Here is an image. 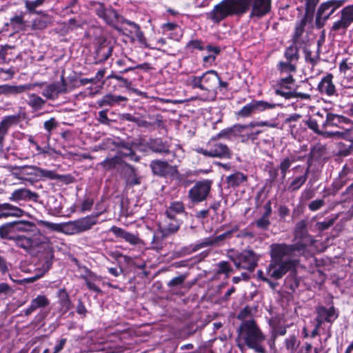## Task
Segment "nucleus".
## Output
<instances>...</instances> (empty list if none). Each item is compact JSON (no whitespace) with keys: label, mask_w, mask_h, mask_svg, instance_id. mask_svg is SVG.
Masks as SVG:
<instances>
[{"label":"nucleus","mask_w":353,"mask_h":353,"mask_svg":"<svg viewBox=\"0 0 353 353\" xmlns=\"http://www.w3.org/2000/svg\"><path fill=\"white\" fill-rule=\"evenodd\" d=\"M42 236L39 233H30L28 234H18L14 241L16 245L26 250L30 251L35 247H40L38 252V263L41 266L42 273L34 276L17 281L19 284L24 283H32L41 278L52 267L54 259V250L50 243L42 241Z\"/></svg>","instance_id":"nucleus-1"},{"label":"nucleus","mask_w":353,"mask_h":353,"mask_svg":"<svg viewBox=\"0 0 353 353\" xmlns=\"http://www.w3.org/2000/svg\"><path fill=\"white\" fill-rule=\"evenodd\" d=\"M287 248L279 243L270 245V261L266 268V274L270 278L280 279L287 272L295 270L299 265L298 256Z\"/></svg>","instance_id":"nucleus-2"},{"label":"nucleus","mask_w":353,"mask_h":353,"mask_svg":"<svg viewBox=\"0 0 353 353\" xmlns=\"http://www.w3.org/2000/svg\"><path fill=\"white\" fill-rule=\"evenodd\" d=\"M94 8L96 14L103 19L107 25L114 28L117 32L123 34V29L119 26L120 24L125 23L129 26H132L134 28L136 37L139 42L141 43H145V38L139 24L125 19L115 9L111 6L105 7L103 3L96 2L94 4Z\"/></svg>","instance_id":"nucleus-3"},{"label":"nucleus","mask_w":353,"mask_h":353,"mask_svg":"<svg viewBox=\"0 0 353 353\" xmlns=\"http://www.w3.org/2000/svg\"><path fill=\"white\" fill-rule=\"evenodd\" d=\"M239 339L251 349L258 353H265L263 345L265 336L254 320H247L241 323L238 329Z\"/></svg>","instance_id":"nucleus-4"},{"label":"nucleus","mask_w":353,"mask_h":353,"mask_svg":"<svg viewBox=\"0 0 353 353\" xmlns=\"http://www.w3.org/2000/svg\"><path fill=\"white\" fill-rule=\"evenodd\" d=\"M294 243L292 244L285 243L280 244L287 247L288 250H290V252L298 256L305 255L307 251V248L314 243L312 236L309 234L307 231V220H301L296 223L294 231Z\"/></svg>","instance_id":"nucleus-5"},{"label":"nucleus","mask_w":353,"mask_h":353,"mask_svg":"<svg viewBox=\"0 0 353 353\" xmlns=\"http://www.w3.org/2000/svg\"><path fill=\"white\" fill-rule=\"evenodd\" d=\"M241 15L250 10L249 18L260 19L269 14L272 0H239Z\"/></svg>","instance_id":"nucleus-6"},{"label":"nucleus","mask_w":353,"mask_h":353,"mask_svg":"<svg viewBox=\"0 0 353 353\" xmlns=\"http://www.w3.org/2000/svg\"><path fill=\"white\" fill-rule=\"evenodd\" d=\"M241 15L239 0H223L208 13V18L218 23L228 16Z\"/></svg>","instance_id":"nucleus-7"},{"label":"nucleus","mask_w":353,"mask_h":353,"mask_svg":"<svg viewBox=\"0 0 353 353\" xmlns=\"http://www.w3.org/2000/svg\"><path fill=\"white\" fill-rule=\"evenodd\" d=\"M237 269L252 272L257 266L260 256L252 250H243L229 256Z\"/></svg>","instance_id":"nucleus-8"},{"label":"nucleus","mask_w":353,"mask_h":353,"mask_svg":"<svg viewBox=\"0 0 353 353\" xmlns=\"http://www.w3.org/2000/svg\"><path fill=\"white\" fill-rule=\"evenodd\" d=\"M305 14L303 18L296 22L293 34V41L295 44H304L306 45L308 39L307 36L303 37L305 32V27L307 23H310L313 19V16L316 8L314 7L313 1H309L308 3L305 2Z\"/></svg>","instance_id":"nucleus-9"},{"label":"nucleus","mask_w":353,"mask_h":353,"mask_svg":"<svg viewBox=\"0 0 353 353\" xmlns=\"http://www.w3.org/2000/svg\"><path fill=\"white\" fill-rule=\"evenodd\" d=\"M97 222V216H87L62 223L61 230L65 234L74 235L90 230Z\"/></svg>","instance_id":"nucleus-10"},{"label":"nucleus","mask_w":353,"mask_h":353,"mask_svg":"<svg viewBox=\"0 0 353 353\" xmlns=\"http://www.w3.org/2000/svg\"><path fill=\"white\" fill-rule=\"evenodd\" d=\"M345 3L344 0H328L322 3L316 12V25L321 28L332 14Z\"/></svg>","instance_id":"nucleus-11"},{"label":"nucleus","mask_w":353,"mask_h":353,"mask_svg":"<svg viewBox=\"0 0 353 353\" xmlns=\"http://www.w3.org/2000/svg\"><path fill=\"white\" fill-rule=\"evenodd\" d=\"M212 181L208 179L199 181L188 191V198L192 203L205 201L209 196Z\"/></svg>","instance_id":"nucleus-12"},{"label":"nucleus","mask_w":353,"mask_h":353,"mask_svg":"<svg viewBox=\"0 0 353 353\" xmlns=\"http://www.w3.org/2000/svg\"><path fill=\"white\" fill-rule=\"evenodd\" d=\"M239 227L238 225H232L230 230L225 232L224 233H223L220 235H218L215 237L204 239L201 243H199L198 244H196L194 245H190L188 248H184V249H183L184 252L186 254H191L192 252L197 251L198 250H199L201 248L210 246L212 245L219 244V243H221L226 239H231V237L232 236V234L237 232L239 230Z\"/></svg>","instance_id":"nucleus-13"},{"label":"nucleus","mask_w":353,"mask_h":353,"mask_svg":"<svg viewBox=\"0 0 353 353\" xmlns=\"http://www.w3.org/2000/svg\"><path fill=\"white\" fill-rule=\"evenodd\" d=\"M276 106V104L268 101L252 100L236 112V115L240 118H247L251 117L253 114L274 109Z\"/></svg>","instance_id":"nucleus-14"},{"label":"nucleus","mask_w":353,"mask_h":353,"mask_svg":"<svg viewBox=\"0 0 353 353\" xmlns=\"http://www.w3.org/2000/svg\"><path fill=\"white\" fill-rule=\"evenodd\" d=\"M316 322H318V326H322L327 323L332 325L334 321L339 317V312L332 303L329 307L324 305H319L315 307Z\"/></svg>","instance_id":"nucleus-15"},{"label":"nucleus","mask_w":353,"mask_h":353,"mask_svg":"<svg viewBox=\"0 0 353 353\" xmlns=\"http://www.w3.org/2000/svg\"><path fill=\"white\" fill-rule=\"evenodd\" d=\"M147 146L153 152L161 155L168 156V161L174 163L176 157V151L170 149L171 145L161 138L150 139L147 143Z\"/></svg>","instance_id":"nucleus-16"},{"label":"nucleus","mask_w":353,"mask_h":353,"mask_svg":"<svg viewBox=\"0 0 353 353\" xmlns=\"http://www.w3.org/2000/svg\"><path fill=\"white\" fill-rule=\"evenodd\" d=\"M171 163L168 161H162L159 159L152 160L150 163V168L153 174L160 176L166 177L168 175L173 176L178 172L176 165H171Z\"/></svg>","instance_id":"nucleus-17"},{"label":"nucleus","mask_w":353,"mask_h":353,"mask_svg":"<svg viewBox=\"0 0 353 353\" xmlns=\"http://www.w3.org/2000/svg\"><path fill=\"white\" fill-rule=\"evenodd\" d=\"M67 92V83L63 75L61 77V83H47L41 92V94L47 99L55 100L59 95Z\"/></svg>","instance_id":"nucleus-18"},{"label":"nucleus","mask_w":353,"mask_h":353,"mask_svg":"<svg viewBox=\"0 0 353 353\" xmlns=\"http://www.w3.org/2000/svg\"><path fill=\"white\" fill-rule=\"evenodd\" d=\"M270 336L268 340V344L271 348L275 345L276 340L279 336L285 335L288 324H285L279 319H272L269 321Z\"/></svg>","instance_id":"nucleus-19"},{"label":"nucleus","mask_w":353,"mask_h":353,"mask_svg":"<svg viewBox=\"0 0 353 353\" xmlns=\"http://www.w3.org/2000/svg\"><path fill=\"white\" fill-rule=\"evenodd\" d=\"M305 125L308 127L310 130L313 131L314 133L321 135L326 139H332L334 137L344 138L345 133L340 131H327L323 130L320 128L316 122V119H314L313 114L309 116L308 118L303 121Z\"/></svg>","instance_id":"nucleus-20"},{"label":"nucleus","mask_w":353,"mask_h":353,"mask_svg":"<svg viewBox=\"0 0 353 353\" xmlns=\"http://www.w3.org/2000/svg\"><path fill=\"white\" fill-rule=\"evenodd\" d=\"M39 198L38 193L31 191L28 188H19L14 190L8 199L10 201L14 202L21 205V202L33 201L37 202Z\"/></svg>","instance_id":"nucleus-21"},{"label":"nucleus","mask_w":353,"mask_h":353,"mask_svg":"<svg viewBox=\"0 0 353 353\" xmlns=\"http://www.w3.org/2000/svg\"><path fill=\"white\" fill-rule=\"evenodd\" d=\"M153 118L154 119V121H148L145 116L136 114L133 123H135L139 128H144L150 130L164 128V122L161 114H157Z\"/></svg>","instance_id":"nucleus-22"},{"label":"nucleus","mask_w":353,"mask_h":353,"mask_svg":"<svg viewBox=\"0 0 353 353\" xmlns=\"http://www.w3.org/2000/svg\"><path fill=\"white\" fill-rule=\"evenodd\" d=\"M113 48L112 45L103 41L95 48L94 54V64H99L106 61L111 55Z\"/></svg>","instance_id":"nucleus-23"},{"label":"nucleus","mask_w":353,"mask_h":353,"mask_svg":"<svg viewBox=\"0 0 353 353\" xmlns=\"http://www.w3.org/2000/svg\"><path fill=\"white\" fill-rule=\"evenodd\" d=\"M50 304V300L45 295H38L32 299L30 305L22 311L26 316H30L39 309H43L48 307Z\"/></svg>","instance_id":"nucleus-24"},{"label":"nucleus","mask_w":353,"mask_h":353,"mask_svg":"<svg viewBox=\"0 0 353 353\" xmlns=\"http://www.w3.org/2000/svg\"><path fill=\"white\" fill-rule=\"evenodd\" d=\"M122 173L126 180L128 184L130 186L140 185L141 183V177L138 174L137 169L125 163L121 170Z\"/></svg>","instance_id":"nucleus-25"},{"label":"nucleus","mask_w":353,"mask_h":353,"mask_svg":"<svg viewBox=\"0 0 353 353\" xmlns=\"http://www.w3.org/2000/svg\"><path fill=\"white\" fill-rule=\"evenodd\" d=\"M26 118V112L24 108L20 107L19 112L16 114L8 115L3 118L0 122V126L9 130V129L14 125H17L19 122Z\"/></svg>","instance_id":"nucleus-26"},{"label":"nucleus","mask_w":353,"mask_h":353,"mask_svg":"<svg viewBox=\"0 0 353 353\" xmlns=\"http://www.w3.org/2000/svg\"><path fill=\"white\" fill-rule=\"evenodd\" d=\"M217 80H219V76L216 71L210 70L203 73L201 75L203 90L208 92L214 90L217 83Z\"/></svg>","instance_id":"nucleus-27"},{"label":"nucleus","mask_w":353,"mask_h":353,"mask_svg":"<svg viewBox=\"0 0 353 353\" xmlns=\"http://www.w3.org/2000/svg\"><path fill=\"white\" fill-rule=\"evenodd\" d=\"M333 75L328 74L324 77L318 85L319 91L327 96H332L336 94L335 85L332 82Z\"/></svg>","instance_id":"nucleus-28"},{"label":"nucleus","mask_w":353,"mask_h":353,"mask_svg":"<svg viewBox=\"0 0 353 353\" xmlns=\"http://www.w3.org/2000/svg\"><path fill=\"white\" fill-rule=\"evenodd\" d=\"M24 210L9 203L0 204V219L8 216L21 217L23 215Z\"/></svg>","instance_id":"nucleus-29"},{"label":"nucleus","mask_w":353,"mask_h":353,"mask_svg":"<svg viewBox=\"0 0 353 353\" xmlns=\"http://www.w3.org/2000/svg\"><path fill=\"white\" fill-rule=\"evenodd\" d=\"M15 234L17 232H24L26 234L30 233H39V229L37 225L28 221H12Z\"/></svg>","instance_id":"nucleus-30"},{"label":"nucleus","mask_w":353,"mask_h":353,"mask_svg":"<svg viewBox=\"0 0 353 353\" xmlns=\"http://www.w3.org/2000/svg\"><path fill=\"white\" fill-rule=\"evenodd\" d=\"M110 231L114 234L117 236L121 237L131 245H138L141 241L137 234L128 232L123 229L117 226H112L110 229Z\"/></svg>","instance_id":"nucleus-31"},{"label":"nucleus","mask_w":353,"mask_h":353,"mask_svg":"<svg viewBox=\"0 0 353 353\" xmlns=\"http://www.w3.org/2000/svg\"><path fill=\"white\" fill-rule=\"evenodd\" d=\"M28 86L26 84L21 85H0V95L17 96L28 91Z\"/></svg>","instance_id":"nucleus-32"},{"label":"nucleus","mask_w":353,"mask_h":353,"mask_svg":"<svg viewBox=\"0 0 353 353\" xmlns=\"http://www.w3.org/2000/svg\"><path fill=\"white\" fill-rule=\"evenodd\" d=\"M350 120L340 114H336L328 111L327 113V128H345V125L350 124Z\"/></svg>","instance_id":"nucleus-33"},{"label":"nucleus","mask_w":353,"mask_h":353,"mask_svg":"<svg viewBox=\"0 0 353 353\" xmlns=\"http://www.w3.org/2000/svg\"><path fill=\"white\" fill-rule=\"evenodd\" d=\"M27 97L28 99L26 100V104L33 111H39L42 110L46 103V100L43 99L37 94L28 92Z\"/></svg>","instance_id":"nucleus-34"},{"label":"nucleus","mask_w":353,"mask_h":353,"mask_svg":"<svg viewBox=\"0 0 353 353\" xmlns=\"http://www.w3.org/2000/svg\"><path fill=\"white\" fill-rule=\"evenodd\" d=\"M85 272L86 274L83 276V279L85 280L88 289L93 292L101 293V289L95 284L96 281L101 280V276L97 275L89 269H86Z\"/></svg>","instance_id":"nucleus-35"},{"label":"nucleus","mask_w":353,"mask_h":353,"mask_svg":"<svg viewBox=\"0 0 353 353\" xmlns=\"http://www.w3.org/2000/svg\"><path fill=\"white\" fill-rule=\"evenodd\" d=\"M212 157L222 159L230 158L231 153L228 147L223 143H215L210 147Z\"/></svg>","instance_id":"nucleus-36"},{"label":"nucleus","mask_w":353,"mask_h":353,"mask_svg":"<svg viewBox=\"0 0 353 353\" xmlns=\"http://www.w3.org/2000/svg\"><path fill=\"white\" fill-rule=\"evenodd\" d=\"M299 157L294 154L283 158L279 165V169L281 172V179L283 181L286 178L287 173L289 172L292 163L297 161Z\"/></svg>","instance_id":"nucleus-37"},{"label":"nucleus","mask_w":353,"mask_h":353,"mask_svg":"<svg viewBox=\"0 0 353 353\" xmlns=\"http://www.w3.org/2000/svg\"><path fill=\"white\" fill-rule=\"evenodd\" d=\"M15 48L12 46L5 45L0 48V61L3 63H9L14 61L17 57L14 53Z\"/></svg>","instance_id":"nucleus-38"},{"label":"nucleus","mask_w":353,"mask_h":353,"mask_svg":"<svg viewBox=\"0 0 353 353\" xmlns=\"http://www.w3.org/2000/svg\"><path fill=\"white\" fill-rule=\"evenodd\" d=\"M182 221L180 220L164 219L163 226L160 230L167 236L176 233L181 227Z\"/></svg>","instance_id":"nucleus-39"},{"label":"nucleus","mask_w":353,"mask_h":353,"mask_svg":"<svg viewBox=\"0 0 353 353\" xmlns=\"http://www.w3.org/2000/svg\"><path fill=\"white\" fill-rule=\"evenodd\" d=\"M127 100V98L123 96H116L114 94H105L101 99L97 101V104L99 107L103 106H112L116 103H119L121 101H125Z\"/></svg>","instance_id":"nucleus-40"},{"label":"nucleus","mask_w":353,"mask_h":353,"mask_svg":"<svg viewBox=\"0 0 353 353\" xmlns=\"http://www.w3.org/2000/svg\"><path fill=\"white\" fill-rule=\"evenodd\" d=\"M248 180V177L243 173L236 172L227 176L226 182L229 187L236 188Z\"/></svg>","instance_id":"nucleus-41"},{"label":"nucleus","mask_w":353,"mask_h":353,"mask_svg":"<svg viewBox=\"0 0 353 353\" xmlns=\"http://www.w3.org/2000/svg\"><path fill=\"white\" fill-rule=\"evenodd\" d=\"M17 234H15L12 222L6 223L0 226V238L14 241Z\"/></svg>","instance_id":"nucleus-42"},{"label":"nucleus","mask_w":353,"mask_h":353,"mask_svg":"<svg viewBox=\"0 0 353 353\" xmlns=\"http://www.w3.org/2000/svg\"><path fill=\"white\" fill-rule=\"evenodd\" d=\"M275 93L277 95L281 96L286 99H308L310 97L309 94L298 92L292 89L289 91H285L282 90H276Z\"/></svg>","instance_id":"nucleus-43"},{"label":"nucleus","mask_w":353,"mask_h":353,"mask_svg":"<svg viewBox=\"0 0 353 353\" xmlns=\"http://www.w3.org/2000/svg\"><path fill=\"white\" fill-rule=\"evenodd\" d=\"M126 162L120 161V159L114 155L112 158H106L100 165L106 170H111L117 168H123Z\"/></svg>","instance_id":"nucleus-44"},{"label":"nucleus","mask_w":353,"mask_h":353,"mask_svg":"<svg viewBox=\"0 0 353 353\" xmlns=\"http://www.w3.org/2000/svg\"><path fill=\"white\" fill-rule=\"evenodd\" d=\"M351 24L352 23L345 17V16L343 14H341L340 19L333 23L332 30L341 34H344Z\"/></svg>","instance_id":"nucleus-45"},{"label":"nucleus","mask_w":353,"mask_h":353,"mask_svg":"<svg viewBox=\"0 0 353 353\" xmlns=\"http://www.w3.org/2000/svg\"><path fill=\"white\" fill-rule=\"evenodd\" d=\"M52 22V18L48 14H43L41 17L35 18L32 22V30H43Z\"/></svg>","instance_id":"nucleus-46"},{"label":"nucleus","mask_w":353,"mask_h":353,"mask_svg":"<svg viewBox=\"0 0 353 353\" xmlns=\"http://www.w3.org/2000/svg\"><path fill=\"white\" fill-rule=\"evenodd\" d=\"M310 165L306 169L304 174L295 177L290 183L288 190L290 192H295L299 190L301 186L305 183L309 174Z\"/></svg>","instance_id":"nucleus-47"},{"label":"nucleus","mask_w":353,"mask_h":353,"mask_svg":"<svg viewBox=\"0 0 353 353\" xmlns=\"http://www.w3.org/2000/svg\"><path fill=\"white\" fill-rule=\"evenodd\" d=\"M168 236L160 229L155 232L153 234L152 240L151 242L152 249L160 251L163 248L164 239Z\"/></svg>","instance_id":"nucleus-48"},{"label":"nucleus","mask_w":353,"mask_h":353,"mask_svg":"<svg viewBox=\"0 0 353 353\" xmlns=\"http://www.w3.org/2000/svg\"><path fill=\"white\" fill-rule=\"evenodd\" d=\"M284 57L285 58L286 61L296 65L300 57L298 47L292 45L287 48L284 52Z\"/></svg>","instance_id":"nucleus-49"},{"label":"nucleus","mask_w":353,"mask_h":353,"mask_svg":"<svg viewBox=\"0 0 353 353\" xmlns=\"http://www.w3.org/2000/svg\"><path fill=\"white\" fill-rule=\"evenodd\" d=\"M59 303L65 312L68 311L72 306L69 295L65 289H60L58 292Z\"/></svg>","instance_id":"nucleus-50"},{"label":"nucleus","mask_w":353,"mask_h":353,"mask_svg":"<svg viewBox=\"0 0 353 353\" xmlns=\"http://www.w3.org/2000/svg\"><path fill=\"white\" fill-rule=\"evenodd\" d=\"M300 344V341L298 340L297 337L294 334L290 335L283 341V345L285 349L288 353H293Z\"/></svg>","instance_id":"nucleus-51"},{"label":"nucleus","mask_w":353,"mask_h":353,"mask_svg":"<svg viewBox=\"0 0 353 353\" xmlns=\"http://www.w3.org/2000/svg\"><path fill=\"white\" fill-rule=\"evenodd\" d=\"M116 157H118L120 159V161H124V158H128L130 161L134 162H137L140 159V157L137 155L132 148L119 150L117 152Z\"/></svg>","instance_id":"nucleus-52"},{"label":"nucleus","mask_w":353,"mask_h":353,"mask_svg":"<svg viewBox=\"0 0 353 353\" xmlns=\"http://www.w3.org/2000/svg\"><path fill=\"white\" fill-rule=\"evenodd\" d=\"M277 69L281 74H292L296 71V65L288 61H279L277 65Z\"/></svg>","instance_id":"nucleus-53"},{"label":"nucleus","mask_w":353,"mask_h":353,"mask_svg":"<svg viewBox=\"0 0 353 353\" xmlns=\"http://www.w3.org/2000/svg\"><path fill=\"white\" fill-rule=\"evenodd\" d=\"M327 113L328 110L323 109L313 114L314 119H316L319 128L321 127V130L327 128Z\"/></svg>","instance_id":"nucleus-54"},{"label":"nucleus","mask_w":353,"mask_h":353,"mask_svg":"<svg viewBox=\"0 0 353 353\" xmlns=\"http://www.w3.org/2000/svg\"><path fill=\"white\" fill-rule=\"evenodd\" d=\"M294 82V79L292 74L288 75L285 77L281 78L277 82V88L276 90H282L285 91L291 90L292 88L291 85Z\"/></svg>","instance_id":"nucleus-55"},{"label":"nucleus","mask_w":353,"mask_h":353,"mask_svg":"<svg viewBox=\"0 0 353 353\" xmlns=\"http://www.w3.org/2000/svg\"><path fill=\"white\" fill-rule=\"evenodd\" d=\"M284 285L286 288L290 289L292 292H294L299 287V281L296 277L295 270L290 271V275H288L285 279Z\"/></svg>","instance_id":"nucleus-56"},{"label":"nucleus","mask_w":353,"mask_h":353,"mask_svg":"<svg viewBox=\"0 0 353 353\" xmlns=\"http://www.w3.org/2000/svg\"><path fill=\"white\" fill-rule=\"evenodd\" d=\"M10 25L15 32L25 30V22L23 21V16L17 15L11 18L10 20Z\"/></svg>","instance_id":"nucleus-57"},{"label":"nucleus","mask_w":353,"mask_h":353,"mask_svg":"<svg viewBox=\"0 0 353 353\" xmlns=\"http://www.w3.org/2000/svg\"><path fill=\"white\" fill-rule=\"evenodd\" d=\"M264 171L268 174L269 180L271 182H274L276 180L279 169L278 167L274 166L273 162H268L264 166Z\"/></svg>","instance_id":"nucleus-58"},{"label":"nucleus","mask_w":353,"mask_h":353,"mask_svg":"<svg viewBox=\"0 0 353 353\" xmlns=\"http://www.w3.org/2000/svg\"><path fill=\"white\" fill-rule=\"evenodd\" d=\"M319 50V46L318 47L317 54L312 56L311 50L306 46V45H305L303 48L305 61L310 63L312 66L315 65L320 59L319 54L318 53Z\"/></svg>","instance_id":"nucleus-59"},{"label":"nucleus","mask_w":353,"mask_h":353,"mask_svg":"<svg viewBox=\"0 0 353 353\" xmlns=\"http://www.w3.org/2000/svg\"><path fill=\"white\" fill-rule=\"evenodd\" d=\"M270 225L271 222L270 219L263 216H261L259 219L250 224V225H255L258 229L264 231L268 230Z\"/></svg>","instance_id":"nucleus-60"},{"label":"nucleus","mask_w":353,"mask_h":353,"mask_svg":"<svg viewBox=\"0 0 353 353\" xmlns=\"http://www.w3.org/2000/svg\"><path fill=\"white\" fill-rule=\"evenodd\" d=\"M48 0H27L25 1L26 9L30 13H39L36 11V8L42 6Z\"/></svg>","instance_id":"nucleus-61"},{"label":"nucleus","mask_w":353,"mask_h":353,"mask_svg":"<svg viewBox=\"0 0 353 353\" xmlns=\"http://www.w3.org/2000/svg\"><path fill=\"white\" fill-rule=\"evenodd\" d=\"M169 210V213L174 212L176 214H182L185 212V206L182 201H176L170 203V205L167 207Z\"/></svg>","instance_id":"nucleus-62"},{"label":"nucleus","mask_w":353,"mask_h":353,"mask_svg":"<svg viewBox=\"0 0 353 353\" xmlns=\"http://www.w3.org/2000/svg\"><path fill=\"white\" fill-rule=\"evenodd\" d=\"M233 272L232 268L227 261H221L217 264V270L216 271L217 274H224L227 276Z\"/></svg>","instance_id":"nucleus-63"},{"label":"nucleus","mask_w":353,"mask_h":353,"mask_svg":"<svg viewBox=\"0 0 353 353\" xmlns=\"http://www.w3.org/2000/svg\"><path fill=\"white\" fill-rule=\"evenodd\" d=\"M187 278V274H183L178 276L174 277L168 283V286L170 288H174L176 286L182 285Z\"/></svg>","instance_id":"nucleus-64"}]
</instances>
